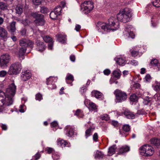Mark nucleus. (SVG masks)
I'll list each match as a JSON object with an SVG mask.
<instances>
[{
	"label": "nucleus",
	"instance_id": "2eb2a0df",
	"mask_svg": "<svg viewBox=\"0 0 160 160\" xmlns=\"http://www.w3.org/2000/svg\"><path fill=\"white\" fill-rule=\"evenodd\" d=\"M26 48L25 47H22L20 48L18 52V55L20 58H21L22 59L23 58V57L26 52Z\"/></svg>",
	"mask_w": 160,
	"mask_h": 160
},
{
	"label": "nucleus",
	"instance_id": "79ce46f5",
	"mask_svg": "<svg viewBox=\"0 0 160 160\" xmlns=\"http://www.w3.org/2000/svg\"><path fill=\"white\" fill-rule=\"evenodd\" d=\"M154 98L155 99L156 101L160 100V94L158 93L155 94L154 96Z\"/></svg>",
	"mask_w": 160,
	"mask_h": 160
},
{
	"label": "nucleus",
	"instance_id": "bb28decb",
	"mask_svg": "<svg viewBox=\"0 0 160 160\" xmlns=\"http://www.w3.org/2000/svg\"><path fill=\"white\" fill-rule=\"evenodd\" d=\"M67 144V142L63 140H62L58 142V145L61 146L62 148L66 147Z\"/></svg>",
	"mask_w": 160,
	"mask_h": 160
},
{
	"label": "nucleus",
	"instance_id": "72a5a7b5",
	"mask_svg": "<svg viewBox=\"0 0 160 160\" xmlns=\"http://www.w3.org/2000/svg\"><path fill=\"white\" fill-rule=\"evenodd\" d=\"M158 61L157 59H152L150 63V64L152 66H158Z\"/></svg>",
	"mask_w": 160,
	"mask_h": 160
},
{
	"label": "nucleus",
	"instance_id": "a211bd4d",
	"mask_svg": "<svg viewBox=\"0 0 160 160\" xmlns=\"http://www.w3.org/2000/svg\"><path fill=\"white\" fill-rule=\"evenodd\" d=\"M112 74L114 76V78H116L117 79L120 78L121 75V72L118 69L114 71Z\"/></svg>",
	"mask_w": 160,
	"mask_h": 160
},
{
	"label": "nucleus",
	"instance_id": "393cba45",
	"mask_svg": "<svg viewBox=\"0 0 160 160\" xmlns=\"http://www.w3.org/2000/svg\"><path fill=\"white\" fill-rule=\"evenodd\" d=\"M104 156V154L98 150L95 154V158L102 159Z\"/></svg>",
	"mask_w": 160,
	"mask_h": 160
},
{
	"label": "nucleus",
	"instance_id": "7c9ffc66",
	"mask_svg": "<svg viewBox=\"0 0 160 160\" xmlns=\"http://www.w3.org/2000/svg\"><path fill=\"white\" fill-rule=\"evenodd\" d=\"M40 12L43 14H47L49 11L48 8L42 6L40 10Z\"/></svg>",
	"mask_w": 160,
	"mask_h": 160
},
{
	"label": "nucleus",
	"instance_id": "6e6552de",
	"mask_svg": "<svg viewBox=\"0 0 160 160\" xmlns=\"http://www.w3.org/2000/svg\"><path fill=\"white\" fill-rule=\"evenodd\" d=\"M11 60V57L8 53L2 55L0 57V66L2 68L6 67Z\"/></svg>",
	"mask_w": 160,
	"mask_h": 160
},
{
	"label": "nucleus",
	"instance_id": "423d86ee",
	"mask_svg": "<svg viewBox=\"0 0 160 160\" xmlns=\"http://www.w3.org/2000/svg\"><path fill=\"white\" fill-rule=\"evenodd\" d=\"M21 69V64L18 62H17L11 65L8 73L10 75H16L19 73Z\"/></svg>",
	"mask_w": 160,
	"mask_h": 160
},
{
	"label": "nucleus",
	"instance_id": "338daca9",
	"mask_svg": "<svg viewBox=\"0 0 160 160\" xmlns=\"http://www.w3.org/2000/svg\"><path fill=\"white\" fill-rule=\"evenodd\" d=\"M81 110L79 109H78L76 111L75 113L74 114L75 115L78 116L79 114L81 112Z\"/></svg>",
	"mask_w": 160,
	"mask_h": 160
},
{
	"label": "nucleus",
	"instance_id": "4d7b16f0",
	"mask_svg": "<svg viewBox=\"0 0 160 160\" xmlns=\"http://www.w3.org/2000/svg\"><path fill=\"white\" fill-rule=\"evenodd\" d=\"M48 43H49L48 45V48L49 49H52V48L53 42H52V41H51V42H49Z\"/></svg>",
	"mask_w": 160,
	"mask_h": 160
},
{
	"label": "nucleus",
	"instance_id": "f8f14e48",
	"mask_svg": "<svg viewBox=\"0 0 160 160\" xmlns=\"http://www.w3.org/2000/svg\"><path fill=\"white\" fill-rule=\"evenodd\" d=\"M21 76V78L22 81H26L27 80L29 79L31 77V74L28 72H22Z\"/></svg>",
	"mask_w": 160,
	"mask_h": 160
},
{
	"label": "nucleus",
	"instance_id": "c756f323",
	"mask_svg": "<svg viewBox=\"0 0 160 160\" xmlns=\"http://www.w3.org/2000/svg\"><path fill=\"white\" fill-rule=\"evenodd\" d=\"M94 128H92L91 127L87 129L85 132V136L86 138H88V136L90 135V133L92 132V131L93 130Z\"/></svg>",
	"mask_w": 160,
	"mask_h": 160
},
{
	"label": "nucleus",
	"instance_id": "2f4dec72",
	"mask_svg": "<svg viewBox=\"0 0 160 160\" xmlns=\"http://www.w3.org/2000/svg\"><path fill=\"white\" fill-rule=\"evenodd\" d=\"M16 13L18 14H21L23 12V8L20 6H17L16 8Z\"/></svg>",
	"mask_w": 160,
	"mask_h": 160
},
{
	"label": "nucleus",
	"instance_id": "e2e57ef3",
	"mask_svg": "<svg viewBox=\"0 0 160 160\" xmlns=\"http://www.w3.org/2000/svg\"><path fill=\"white\" fill-rule=\"evenodd\" d=\"M70 59L72 62H74L75 60V57L74 55H72L70 56Z\"/></svg>",
	"mask_w": 160,
	"mask_h": 160
},
{
	"label": "nucleus",
	"instance_id": "49530a36",
	"mask_svg": "<svg viewBox=\"0 0 160 160\" xmlns=\"http://www.w3.org/2000/svg\"><path fill=\"white\" fill-rule=\"evenodd\" d=\"M128 33L129 34L128 37H131L132 38H134L135 37V34L132 32H130L128 31Z\"/></svg>",
	"mask_w": 160,
	"mask_h": 160
},
{
	"label": "nucleus",
	"instance_id": "0eeeda50",
	"mask_svg": "<svg viewBox=\"0 0 160 160\" xmlns=\"http://www.w3.org/2000/svg\"><path fill=\"white\" fill-rule=\"evenodd\" d=\"M114 94L115 95L116 102H122L127 98V95L126 93L121 90L117 89L114 91Z\"/></svg>",
	"mask_w": 160,
	"mask_h": 160
},
{
	"label": "nucleus",
	"instance_id": "412c9836",
	"mask_svg": "<svg viewBox=\"0 0 160 160\" xmlns=\"http://www.w3.org/2000/svg\"><path fill=\"white\" fill-rule=\"evenodd\" d=\"M152 144H153L156 146H158L160 144V139L158 138H152L150 140Z\"/></svg>",
	"mask_w": 160,
	"mask_h": 160
},
{
	"label": "nucleus",
	"instance_id": "6e6d98bb",
	"mask_svg": "<svg viewBox=\"0 0 160 160\" xmlns=\"http://www.w3.org/2000/svg\"><path fill=\"white\" fill-rule=\"evenodd\" d=\"M35 158V160H37L39 159L41 157V154L38 152L34 156Z\"/></svg>",
	"mask_w": 160,
	"mask_h": 160
},
{
	"label": "nucleus",
	"instance_id": "bf43d9fd",
	"mask_svg": "<svg viewBox=\"0 0 160 160\" xmlns=\"http://www.w3.org/2000/svg\"><path fill=\"white\" fill-rule=\"evenodd\" d=\"M81 27L80 25L78 24H76L75 28V30L77 32L79 31Z\"/></svg>",
	"mask_w": 160,
	"mask_h": 160
},
{
	"label": "nucleus",
	"instance_id": "58836bf2",
	"mask_svg": "<svg viewBox=\"0 0 160 160\" xmlns=\"http://www.w3.org/2000/svg\"><path fill=\"white\" fill-rule=\"evenodd\" d=\"M42 98V95L40 93H38L36 95V100L40 101Z\"/></svg>",
	"mask_w": 160,
	"mask_h": 160
},
{
	"label": "nucleus",
	"instance_id": "f257e3e1",
	"mask_svg": "<svg viewBox=\"0 0 160 160\" xmlns=\"http://www.w3.org/2000/svg\"><path fill=\"white\" fill-rule=\"evenodd\" d=\"M108 23L107 24L106 23H102L101 22H98V25L101 27L102 29L104 31L108 32V30L112 29L111 28V27H114L115 29L116 30L119 28V23L118 22H115L113 17L109 18L108 20Z\"/></svg>",
	"mask_w": 160,
	"mask_h": 160
},
{
	"label": "nucleus",
	"instance_id": "864d4df0",
	"mask_svg": "<svg viewBox=\"0 0 160 160\" xmlns=\"http://www.w3.org/2000/svg\"><path fill=\"white\" fill-rule=\"evenodd\" d=\"M26 29L25 28L22 29L20 31V32L21 35L22 36L25 35L26 33Z\"/></svg>",
	"mask_w": 160,
	"mask_h": 160
},
{
	"label": "nucleus",
	"instance_id": "774afa93",
	"mask_svg": "<svg viewBox=\"0 0 160 160\" xmlns=\"http://www.w3.org/2000/svg\"><path fill=\"white\" fill-rule=\"evenodd\" d=\"M154 89L156 91H159L160 90V87L157 85L155 86Z\"/></svg>",
	"mask_w": 160,
	"mask_h": 160
},
{
	"label": "nucleus",
	"instance_id": "f3484780",
	"mask_svg": "<svg viewBox=\"0 0 160 160\" xmlns=\"http://www.w3.org/2000/svg\"><path fill=\"white\" fill-rule=\"evenodd\" d=\"M123 114L128 118L133 119L135 118V115L132 112L129 111H125Z\"/></svg>",
	"mask_w": 160,
	"mask_h": 160
},
{
	"label": "nucleus",
	"instance_id": "9b49d317",
	"mask_svg": "<svg viewBox=\"0 0 160 160\" xmlns=\"http://www.w3.org/2000/svg\"><path fill=\"white\" fill-rule=\"evenodd\" d=\"M130 147L126 145L122 147L119 149L118 153V154H122L125 153L130 150Z\"/></svg>",
	"mask_w": 160,
	"mask_h": 160
},
{
	"label": "nucleus",
	"instance_id": "c03bdc74",
	"mask_svg": "<svg viewBox=\"0 0 160 160\" xmlns=\"http://www.w3.org/2000/svg\"><path fill=\"white\" fill-rule=\"evenodd\" d=\"M66 79L72 81H73L74 80L73 76L71 74L68 76L66 78Z\"/></svg>",
	"mask_w": 160,
	"mask_h": 160
},
{
	"label": "nucleus",
	"instance_id": "603ef678",
	"mask_svg": "<svg viewBox=\"0 0 160 160\" xmlns=\"http://www.w3.org/2000/svg\"><path fill=\"white\" fill-rule=\"evenodd\" d=\"M146 81L147 82H149L151 79V77L150 75L147 74L145 77Z\"/></svg>",
	"mask_w": 160,
	"mask_h": 160
},
{
	"label": "nucleus",
	"instance_id": "7ed1b4c3",
	"mask_svg": "<svg viewBox=\"0 0 160 160\" xmlns=\"http://www.w3.org/2000/svg\"><path fill=\"white\" fill-rule=\"evenodd\" d=\"M30 15L35 19L34 22L37 25L42 26L44 25L45 20L43 15L35 12H31Z\"/></svg>",
	"mask_w": 160,
	"mask_h": 160
},
{
	"label": "nucleus",
	"instance_id": "ea45409f",
	"mask_svg": "<svg viewBox=\"0 0 160 160\" xmlns=\"http://www.w3.org/2000/svg\"><path fill=\"white\" fill-rule=\"evenodd\" d=\"M27 47L29 46L30 47L32 48L33 47V42L31 40L27 39Z\"/></svg>",
	"mask_w": 160,
	"mask_h": 160
},
{
	"label": "nucleus",
	"instance_id": "c85d7f7f",
	"mask_svg": "<svg viewBox=\"0 0 160 160\" xmlns=\"http://www.w3.org/2000/svg\"><path fill=\"white\" fill-rule=\"evenodd\" d=\"M115 60L116 61V63L119 65H121L123 64L125 61L122 58H115Z\"/></svg>",
	"mask_w": 160,
	"mask_h": 160
},
{
	"label": "nucleus",
	"instance_id": "13d9d810",
	"mask_svg": "<svg viewBox=\"0 0 160 160\" xmlns=\"http://www.w3.org/2000/svg\"><path fill=\"white\" fill-rule=\"evenodd\" d=\"M51 125L53 127H55L57 126L58 124L56 121H54L51 123Z\"/></svg>",
	"mask_w": 160,
	"mask_h": 160
},
{
	"label": "nucleus",
	"instance_id": "6ab92c4d",
	"mask_svg": "<svg viewBox=\"0 0 160 160\" xmlns=\"http://www.w3.org/2000/svg\"><path fill=\"white\" fill-rule=\"evenodd\" d=\"M116 145L115 144L109 147L108 152L109 156H111L115 153V150L116 149Z\"/></svg>",
	"mask_w": 160,
	"mask_h": 160
},
{
	"label": "nucleus",
	"instance_id": "9d476101",
	"mask_svg": "<svg viewBox=\"0 0 160 160\" xmlns=\"http://www.w3.org/2000/svg\"><path fill=\"white\" fill-rule=\"evenodd\" d=\"M35 44L37 46V49L41 52L43 51L46 48V47L44 45V42L40 40H37Z\"/></svg>",
	"mask_w": 160,
	"mask_h": 160
},
{
	"label": "nucleus",
	"instance_id": "39448f33",
	"mask_svg": "<svg viewBox=\"0 0 160 160\" xmlns=\"http://www.w3.org/2000/svg\"><path fill=\"white\" fill-rule=\"evenodd\" d=\"M81 7L82 12L87 14L90 13L93 8V3L89 1H86L81 4Z\"/></svg>",
	"mask_w": 160,
	"mask_h": 160
},
{
	"label": "nucleus",
	"instance_id": "c9c22d12",
	"mask_svg": "<svg viewBox=\"0 0 160 160\" xmlns=\"http://www.w3.org/2000/svg\"><path fill=\"white\" fill-rule=\"evenodd\" d=\"M43 39L45 42H51L52 40V38L47 36L44 37Z\"/></svg>",
	"mask_w": 160,
	"mask_h": 160
},
{
	"label": "nucleus",
	"instance_id": "37998d69",
	"mask_svg": "<svg viewBox=\"0 0 160 160\" xmlns=\"http://www.w3.org/2000/svg\"><path fill=\"white\" fill-rule=\"evenodd\" d=\"M98 138V134L97 133H95L93 136V139L94 141L95 142L97 141Z\"/></svg>",
	"mask_w": 160,
	"mask_h": 160
},
{
	"label": "nucleus",
	"instance_id": "0e129e2a",
	"mask_svg": "<svg viewBox=\"0 0 160 160\" xmlns=\"http://www.w3.org/2000/svg\"><path fill=\"white\" fill-rule=\"evenodd\" d=\"M134 87L136 88H138L140 87V85L139 83H135L134 84Z\"/></svg>",
	"mask_w": 160,
	"mask_h": 160
},
{
	"label": "nucleus",
	"instance_id": "aec40b11",
	"mask_svg": "<svg viewBox=\"0 0 160 160\" xmlns=\"http://www.w3.org/2000/svg\"><path fill=\"white\" fill-rule=\"evenodd\" d=\"M59 41L62 43H64L66 42V36L61 34L57 35Z\"/></svg>",
	"mask_w": 160,
	"mask_h": 160
},
{
	"label": "nucleus",
	"instance_id": "dca6fc26",
	"mask_svg": "<svg viewBox=\"0 0 160 160\" xmlns=\"http://www.w3.org/2000/svg\"><path fill=\"white\" fill-rule=\"evenodd\" d=\"M16 22L14 21H13L11 22L10 26V29L8 30L11 33H13L15 32L16 29Z\"/></svg>",
	"mask_w": 160,
	"mask_h": 160
},
{
	"label": "nucleus",
	"instance_id": "a878e982",
	"mask_svg": "<svg viewBox=\"0 0 160 160\" xmlns=\"http://www.w3.org/2000/svg\"><path fill=\"white\" fill-rule=\"evenodd\" d=\"M27 43V42L26 39H22L19 41V44L22 47H25L26 48Z\"/></svg>",
	"mask_w": 160,
	"mask_h": 160
},
{
	"label": "nucleus",
	"instance_id": "1a4fd4ad",
	"mask_svg": "<svg viewBox=\"0 0 160 160\" xmlns=\"http://www.w3.org/2000/svg\"><path fill=\"white\" fill-rule=\"evenodd\" d=\"M16 87L13 83L10 84L6 89V92L8 95L13 96L15 94Z\"/></svg>",
	"mask_w": 160,
	"mask_h": 160
},
{
	"label": "nucleus",
	"instance_id": "4468645a",
	"mask_svg": "<svg viewBox=\"0 0 160 160\" xmlns=\"http://www.w3.org/2000/svg\"><path fill=\"white\" fill-rule=\"evenodd\" d=\"M5 101V105L7 106H9L12 104L13 102L12 98L9 97H6L4 99Z\"/></svg>",
	"mask_w": 160,
	"mask_h": 160
},
{
	"label": "nucleus",
	"instance_id": "69168bd1",
	"mask_svg": "<svg viewBox=\"0 0 160 160\" xmlns=\"http://www.w3.org/2000/svg\"><path fill=\"white\" fill-rule=\"evenodd\" d=\"M112 124L115 127L117 126L118 124V122L116 121H112Z\"/></svg>",
	"mask_w": 160,
	"mask_h": 160
},
{
	"label": "nucleus",
	"instance_id": "20e7f679",
	"mask_svg": "<svg viewBox=\"0 0 160 160\" xmlns=\"http://www.w3.org/2000/svg\"><path fill=\"white\" fill-rule=\"evenodd\" d=\"M154 152L153 148L149 145H144L140 148V153L142 156H150L152 155Z\"/></svg>",
	"mask_w": 160,
	"mask_h": 160
},
{
	"label": "nucleus",
	"instance_id": "f03ea898",
	"mask_svg": "<svg viewBox=\"0 0 160 160\" xmlns=\"http://www.w3.org/2000/svg\"><path fill=\"white\" fill-rule=\"evenodd\" d=\"M131 17V11L128 8H126L122 11H120L117 15L118 21L124 23L129 21Z\"/></svg>",
	"mask_w": 160,
	"mask_h": 160
},
{
	"label": "nucleus",
	"instance_id": "e433bc0d",
	"mask_svg": "<svg viewBox=\"0 0 160 160\" xmlns=\"http://www.w3.org/2000/svg\"><path fill=\"white\" fill-rule=\"evenodd\" d=\"M74 132L73 129L72 128H70L67 134L69 137H71L74 134Z\"/></svg>",
	"mask_w": 160,
	"mask_h": 160
},
{
	"label": "nucleus",
	"instance_id": "f704fd0d",
	"mask_svg": "<svg viewBox=\"0 0 160 160\" xmlns=\"http://www.w3.org/2000/svg\"><path fill=\"white\" fill-rule=\"evenodd\" d=\"M122 129L124 131L126 132H128L130 130V127L128 125H124L123 126Z\"/></svg>",
	"mask_w": 160,
	"mask_h": 160
},
{
	"label": "nucleus",
	"instance_id": "ddd939ff",
	"mask_svg": "<svg viewBox=\"0 0 160 160\" xmlns=\"http://www.w3.org/2000/svg\"><path fill=\"white\" fill-rule=\"evenodd\" d=\"M0 36L3 38H6L8 37L7 31L2 27H0Z\"/></svg>",
	"mask_w": 160,
	"mask_h": 160
},
{
	"label": "nucleus",
	"instance_id": "4be33fe9",
	"mask_svg": "<svg viewBox=\"0 0 160 160\" xmlns=\"http://www.w3.org/2000/svg\"><path fill=\"white\" fill-rule=\"evenodd\" d=\"M129 99L131 102H137L138 98V96L135 94H132L130 96Z\"/></svg>",
	"mask_w": 160,
	"mask_h": 160
},
{
	"label": "nucleus",
	"instance_id": "b1692460",
	"mask_svg": "<svg viewBox=\"0 0 160 160\" xmlns=\"http://www.w3.org/2000/svg\"><path fill=\"white\" fill-rule=\"evenodd\" d=\"M0 9L3 11L7 9V4L3 2H0Z\"/></svg>",
	"mask_w": 160,
	"mask_h": 160
},
{
	"label": "nucleus",
	"instance_id": "5701e85b",
	"mask_svg": "<svg viewBox=\"0 0 160 160\" xmlns=\"http://www.w3.org/2000/svg\"><path fill=\"white\" fill-rule=\"evenodd\" d=\"M58 14H57V13L54 11H52L49 15L50 18L53 20H55L58 18Z\"/></svg>",
	"mask_w": 160,
	"mask_h": 160
},
{
	"label": "nucleus",
	"instance_id": "5fc2aeb1",
	"mask_svg": "<svg viewBox=\"0 0 160 160\" xmlns=\"http://www.w3.org/2000/svg\"><path fill=\"white\" fill-rule=\"evenodd\" d=\"M145 112V111L143 110H140L138 111L137 114L138 115L143 114H144Z\"/></svg>",
	"mask_w": 160,
	"mask_h": 160
},
{
	"label": "nucleus",
	"instance_id": "a19ab883",
	"mask_svg": "<svg viewBox=\"0 0 160 160\" xmlns=\"http://www.w3.org/2000/svg\"><path fill=\"white\" fill-rule=\"evenodd\" d=\"M30 21L28 19H25L22 21V23L25 26L28 25L30 23Z\"/></svg>",
	"mask_w": 160,
	"mask_h": 160
},
{
	"label": "nucleus",
	"instance_id": "4c0bfd02",
	"mask_svg": "<svg viewBox=\"0 0 160 160\" xmlns=\"http://www.w3.org/2000/svg\"><path fill=\"white\" fill-rule=\"evenodd\" d=\"M95 96L97 98H101L102 97V93L97 91L95 92Z\"/></svg>",
	"mask_w": 160,
	"mask_h": 160
},
{
	"label": "nucleus",
	"instance_id": "680f3d73",
	"mask_svg": "<svg viewBox=\"0 0 160 160\" xmlns=\"http://www.w3.org/2000/svg\"><path fill=\"white\" fill-rule=\"evenodd\" d=\"M101 118L102 120H107L108 119V117L107 115L106 116L102 115L101 116Z\"/></svg>",
	"mask_w": 160,
	"mask_h": 160
},
{
	"label": "nucleus",
	"instance_id": "cd10ccee",
	"mask_svg": "<svg viewBox=\"0 0 160 160\" xmlns=\"http://www.w3.org/2000/svg\"><path fill=\"white\" fill-rule=\"evenodd\" d=\"M62 10V7L60 6H58L54 10V11L57 13V14L60 15L61 14V11Z\"/></svg>",
	"mask_w": 160,
	"mask_h": 160
},
{
	"label": "nucleus",
	"instance_id": "09e8293b",
	"mask_svg": "<svg viewBox=\"0 0 160 160\" xmlns=\"http://www.w3.org/2000/svg\"><path fill=\"white\" fill-rule=\"evenodd\" d=\"M46 150L47 151L48 153L50 154L52 152L53 150V149L52 148H51L48 147L47 148H46Z\"/></svg>",
	"mask_w": 160,
	"mask_h": 160
},
{
	"label": "nucleus",
	"instance_id": "3c124183",
	"mask_svg": "<svg viewBox=\"0 0 160 160\" xmlns=\"http://www.w3.org/2000/svg\"><path fill=\"white\" fill-rule=\"evenodd\" d=\"M150 102V100H149V98H147L146 99H144V101H143V103L145 104V105H148V103Z\"/></svg>",
	"mask_w": 160,
	"mask_h": 160
},
{
	"label": "nucleus",
	"instance_id": "de8ad7c7",
	"mask_svg": "<svg viewBox=\"0 0 160 160\" xmlns=\"http://www.w3.org/2000/svg\"><path fill=\"white\" fill-rule=\"evenodd\" d=\"M111 71L109 69H106L103 71L104 74L106 75H108L110 73Z\"/></svg>",
	"mask_w": 160,
	"mask_h": 160
},
{
	"label": "nucleus",
	"instance_id": "8fccbe9b",
	"mask_svg": "<svg viewBox=\"0 0 160 160\" xmlns=\"http://www.w3.org/2000/svg\"><path fill=\"white\" fill-rule=\"evenodd\" d=\"M153 5L157 8L160 7V2H153L152 3Z\"/></svg>",
	"mask_w": 160,
	"mask_h": 160
},
{
	"label": "nucleus",
	"instance_id": "473e14b6",
	"mask_svg": "<svg viewBox=\"0 0 160 160\" xmlns=\"http://www.w3.org/2000/svg\"><path fill=\"white\" fill-rule=\"evenodd\" d=\"M89 108L92 111L95 110L97 109L95 104L93 102L90 103L89 105Z\"/></svg>",
	"mask_w": 160,
	"mask_h": 160
},
{
	"label": "nucleus",
	"instance_id": "a18cd8bd",
	"mask_svg": "<svg viewBox=\"0 0 160 160\" xmlns=\"http://www.w3.org/2000/svg\"><path fill=\"white\" fill-rule=\"evenodd\" d=\"M7 72L6 71L3 70L0 72V77H4L7 74Z\"/></svg>",
	"mask_w": 160,
	"mask_h": 160
},
{
	"label": "nucleus",
	"instance_id": "052dcab7",
	"mask_svg": "<svg viewBox=\"0 0 160 160\" xmlns=\"http://www.w3.org/2000/svg\"><path fill=\"white\" fill-rule=\"evenodd\" d=\"M131 54L132 56H136L138 55V52L137 51H132L131 52Z\"/></svg>",
	"mask_w": 160,
	"mask_h": 160
}]
</instances>
